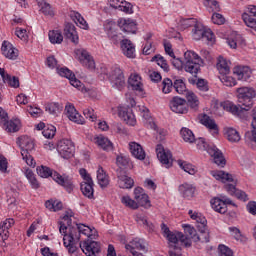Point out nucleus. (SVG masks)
<instances>
[{"label": "nucleus", "mask_w": 256, "mask_h": 256, "mask_svg": "<svg viewBox=\"0 0 256 256\" xmlns=\"http://www.w3.org/2000/svg\"><path fill=\"white\" fill-rule=\"evenodd\" d=\"M238 93V103L235 105L231 101H224L220 104V107L232 115H237L238 117L245 119L247 111L253 107V99L256 97L255 89L249 87H241L237 89Z\"/></svg>", "instance_id": "1"}, {"label": "nucleus", "mask_w": 256, "mask_h": 256, "mask_svg": "<svg viewBox=\"0 0 256 256\" xmlns=\"http://www.w3.org/2000/svg\"><path fill=\"white\" fill-rule=\"evenodd\" d=\"M172 65L176 69H184L186 73H190L194 77H197V73L201 71V66H203V59H201L197 53L188 50L184 53V59L172 58Z\"/></svg>", "instance_id": "2"}, {"label": "nucleus", "mask_w": 256, "mask_h": 256, "mask_svg": "<svg viewBox=\"0 0 256 256\" xmlns=\"http://www.w3.org/2000/svg\"><path fill=\"white\" fill-rule=\"evenodd\" d=\"M211 175L216 178L217 181H221L222 183H232L225 185V189L227 193H229V195H232V197H236V199H240V201H249L247 193H245L243 190H238L235 187V184L237 182L235 181V178H233V175L224 171H212Z\"/></svg>", "instance_id": "3"}, {"label": "nucleus", "mask_w": 256, "mask_h": 256, "mask_svg": "<svg viewBox=\"0 0 256 256\" xmlns=\"http://www.w3.org/2000/svg\"><path fill=\"white\" fill-rule=\"evenodd\" d=\"M37 174L39 177H42L44 179H47L48 177H52L53 181L58 183V185H61V187H64V189L68 192L71 193L75 186L73 185V180L69 176H62L61 174L57 172H53L51 168L47 166H38L36 168Z\"/></svg>", "instance_id": "4"}, {"label": "nucleus", "mask_w": 256, "mask_h": 256, "mask_svg": "<svg viewBox=\"0 0 256 256\" xmlns=\"http://www.w3.org/2000/svg\"><path fill=\"white\" fill-rule=\"evenodd\" d=\"M17 145L21 149L22 159L26 161L29 167H35V160L31 156V151L35 149V142L29 136H21L17 139Z\"/></svg>", "instance_id": "5"}, {"label": "nucleus", "mask_w": 256, "mask_h": 256, "mask_svg": "<svg viewBox=\"0 0 256 256\" xmlns=\"http://www.w3.org/2000/svg\"><path fill=\"white\" fill-rule=\"evenodd\" d=\"M166 238L168 239L169 243H171L169 256H181V248L177 247L178 242H181V244L185 245L186 247H191V239L181 232H171Z\"/></svg>", "instance_id": "6"}, {"label": "nucleus", "mask_w": 256, "mask_h": 256, "mask_svg": "<svg viewBox=\"0 0 256 256\" xmlns=\"http://www.w3.org/2000/svg\"><path fill=\"white\" fill-rule=\"evenodd\" d=\"M192 37L195 41H201V39H204L209 43H213L215 41V34H213V31H211V29H206L200 22H197L196 25H194Z\"/></svg>", "instance_id": "7"}, {"label": "nucleus", "mask_w": 256, "mask_h": 256, "mask_svg": "<svg viewBox=\"0 0 256 256\" xmlns=\"http://www.w3.org/2000/svg\"><path fill=\"white\" fill-rule=\"evenodd\" d=\"M57 73L60 77L68 79L72 87H75L78 91H81L82 93H87L89 91L87 87H85V84H82V82L79 81V79L75 77V74L68 68H57Z\"/></svg>", "instance_id": "8"}, {"label": "nucleus", "mask_w": 256, "mask_h": 256, "mask_svg": "<svg viewBox=\"0 0 256 256\" xmlns=\"http://www.w3.org/2000/svg\"><path fill=\"white\" fill-rule=\"evenodd\" d=\"M109 81L114 89H118V91L125 89V74H123L121 68H112L109 74Z\"/></svg>", "instance_id": "9"}, {"label": "nucleus", "mask_w": 256, "mask_h": 256, "mask_svg": "<svg viewBox=\"0 0 256 256\" xmlns=\"http://www.w3.org/2000/svg\"><path fill=\"white\" fill-rule=\"evenodd\" d=\"M59 231L61 235H63V241H64V247L68 249V253H75L77 251L76 244L79 240L75 238L74 235H71V233L68 232L67 234V226L60 222Z\"/></svg>", "instance_id": "10"}, {"label": "nucleus", "mask_w": 256, "mask_h": 256, "mask_svg": "<svg viewBox=\"0 0 256 256\" xmlns=\"http://www.w3.org/2000/svg\"><path fill=\"white\" fill-rule=\"evenodd\" d=\"M210 205L216 213H221V215H225L227 212V205H232V207H237V204L234 203L233 200L227 198V196H221V198H213L210 201Z\"/></svg>", "instance_id": "11"}, {"label": "nucleus", "mask_w": 256, "mask_h": 256, "mask_svg": "<svg viewBox=\"0 0 256 256\" xmlns=\"http://www.w3.org/2000/svg\"><path fill=\"white\" fill-rule=\"evenodd\" d=\"M57 151L63 159H71L75 155V145L69 139H62L58 142Z\"/></svg>", "instance_id": "12"}, {"label": "nucleus", "mask_w": 256, "mask_h": 256, "mask_svg": "<svg viewBox=\"0 0 256 256\" xmlns=\"http://www.w3.org/2000/svg\"><path fill=\"white\" fill-rule=\"evenodd\" d=\"M75 55L76 59L79 60V63H81L83 67H86V69H89L90 71H93L95 69V60L87 50L83 48L76 49Z\"/></svg>", "instance_id": "13"}, {"label": "nucleus", "mask_w": 256, "mask_h": 256, "mask_svg": "<svg viewBox=\"0 0 256 256\" xmlns=\"http://www.w3.org/2000/svg\"><path fill=\"white\" fill-rule=\"evenodd\" d=\"M156 154L157 158L159 159L160 163L169 169L173 165V156L171 155L170 151H165L163 145L158 144L156 147Z\"/></svg>", "instance_id": "14"}, {"label": "nucleus", "mask_w": 256, "mask_h": 256, "mask_svg": "<svg viewBox=\"0 0 256 256\" xmlns=\"http://www.w3.org/2000/svg\"><path fill=\"white\" fill-rule=\"evenodd\" d=\"M170 109L173 113H179L181 115L188 113L187 100L177 96L173 97L170 101Z\"/></svg>", "instance_id": "15"}, {"label": "nucleus", "mask_w": 256, "mask_h": 256, "mask_svg": "<svg viewBox=\"0 0 256 256\" xmlns=\"http://www.w3.org/2000/svg\"><path fill=\"white\" fill-rule=\"evenodd\" d=\"M71 235L77 239V241H80L81 234L86 235V237H91V233H93V230L89 226H85L84 224H76L75 226L69 227V232Z\"/></svg>", "instance_id": "16"}, {"label": "nucleus", "mask_w": 256, "mask_h": 256, "mask_svg": "<svg viewBox=\"0 0 256 256\" xmlns=\"http://www.w3.org/2000/svg\"><path fill=\"white\" fill-rule=\"evenodd\" d=\"M118 185L120 189H132L135 185V181L127 176V172L123 169L117 170Z\"/></svg>", "instance_id": "17"}, {"label": "nucleus", "mask_w": 256, "mask_h": 256, "mask_svg": "<svg viewBox=\"0 0 256 256\" xmlns=\"http://www.w3.org/2000/svg\"><path fill=\"white\" fill-rule=\"evenodd\" d=\"M134 199L137 203V205L140 207H145V209H148V207H151V201H149V196L145 193V190L141 187H137L134 189Z\"/></svg>", "instance_id": "18"}, {"label": "nucleus", "mask_w": 256, "mask_h": 256, "mask_svg": "<svg viewBox=\"0 0 256 256\" xmlns=\"http://www.w3.org/2000/svg\"><path fill=\"white\" fill-rule=\"evenodd\" d=\"M118 27H120L121 31L124 33H132V35L137 33V22L131 18H120L118 20Z\"/></svg>", "instance_id": "19"}, {"label": "nucleus", "mask_w": 256, "mask_h": 256, "mask_svg": "<svg viewBox=\"0 0 256 256\" xmlns=\"http://www.w3.org/2000/svg\"><path fill=\"white\" fill-rule=\"evenodd\" d=\"M1 52L6 59L15 61L19 57V50L13 46L9 41H4L1 46Z\"/></svg>", "instance_id": "20"}, {"label": "nucleus", "mask_w": 256, "mask_h": 256, "mask_svg": "<svg viewBox=\"0 0 256 256\" xmlns=\"http://www.w3.org/2000/svg\"><path fill=\"white\" fill-rule=\"evenodd\" d=\"M108 3L113 9H119V11H123L128 15L133 14V4L125 0H108Z\"/></svg>", "instance_id": "21"}, {"label": "nucleus", "mask_w": 256, "mask_h": 256, "mask_svg": "<svg viewBox=\"0 0 256 256\" xmlns=\"http://www.w3.org/2000/svg\"><path fill=\"white\" fill-rule=\"evenodd\" d=\"M66 115L68 119L73 121V123H77L78 125H83L85 123V118L77 112V109H75V106L68 104L65 107Z\"/></svg>", "instance_id": "22"}, {"label": "nucleus", "mask_w": 256, "mask_h": 256, "mask_svg": "<svg viewBox=\"0 0 256 256\" xmlns=\"http://www.w3.org/2000/svg\"><path fill=\"white\" fill-rule=\"evenodd\" d=\"M118 115L120 119L124 120L125 123H127V125H135V114H133V110H131V108L120 107L118 109Z\"/></svg>", "instance_id": "23"}, {"label": "nucleus", "mask_w": 256, "mask_h": 256, "mask_svg": "<svg viewBox=\"0 0 256 256\" xmlns=\"http://www.w3.org/2000/svg\"><path fill=\"white\" fill-rule=\"evenodd\" d=\"M208 153L213 157L214 163L218 165V167H225L227 161L225 160V156H223V152H221V150L216 146H212L208 149Z\"/></svg>", "instance_id": "24"}, {"label": "nucleus", "mask_w": 256, "mask_h": 256, "mask_svg": "<svg viewBox=\"0 0 256 256\" xmlns=\"http://www.w3.org/2000/svg\"><path fill=\"white\" fill-rule=\"evenodd\" d=\"M15 225V220L9 218L3 221L0 225V241L5 243L9 239V229Z\"/></svg>", "instance_id": "25"}, {"label": "nucleus", "mask_w": 256, "mask_h": 256, "mask_svg": "<svg viewBox=\"0 0 256 256\" xmlns=\"http://www.w3.org/2000/svg\"><path fill=\"white\" fill-rule=\"evenodd\" d=\"M121 49L123 54L128 57V59H135V45L131 40L124 39L121 41Z\"/></svg>", "instance_id": "26"}, {"label": "nucleus", "mask_w": 256, "mask_h": 256, "mask_svg": "<svg viewBox=\"0 0 256 256\" xmlns=\"http://www.w3.org/2000/svg\"><path fill=\"white\" fill-rule=\"evenodd\" d=\"M104 29H105V31H107V35H108L109 39H111V41H113L114 44H117V43H119V41H121V34H118L116 31H114L115 22L108 21L104 25Z\"/></svg>", "instance_id": "27"}, {"label": "nucleus", "mask_w": 256, "mask_h": 256, "mask_svg": "<svg viewBox=\"0 0 256 256\" xmlns=\"http://www.w3.org/2000/svg\"><path fill=\"white\" fill-rule=\"evenodd\" d=\"M186 105L192 111H199V107L201 105V101H199V97L192 91L186 93Z\"/></svg>", "instance_id": "28"}, {"label": "nucleus", "mask_w": 256, "mask_h": 256, "mask_svg": "<svg viewBox=\"0 0 256 256\" xmlns=\"http://www.w3.org/2000/svg\"><path fill=\"white\" fill-rule=\"evenodd\" d=\"M234 75H236L239 81H249L251 79V69L248 66L235 67Z\"/></svg>", "instance_id": "29"}, {"label": "nucleus", "mask_w": 256, "mask_h": 256, "mask_svg": "<svg viewBox=\"0 0 256 256\" xmlns=\"http://www.w3.org/2000/svg\"><path fill=\"white\" fill-rule=\"evenodd\" d=\"M64 35L67 37V39H70V41H72V43H74L75 45L79 43V35L77 34L75 25L71 23L66 24L64 28Z\"/></svg>", "instance_id": "30"}, {"label": "nucleus", "mask_w": 256, "mask_h": 256, "mask_svg": "<svg viewBox=\"0 0 256 256\" xmlns=\"http://www.w3.org/2000/svg\"><path fill=\"white\" fill-rule=\"evenodd\" d=\"M200 123L204 125V127H207V129H209L210 131H214L215 135L219 133V126H217L215 120L209 117V115L203 114L200 118Z\"/></svg>", "instance_id": "31"}, {"label": "nucleus", "mask_w": 256, "mask_h": 256, "mask_svg": "<svg viewBox=\"0 0 256 256\" xmlns=\"http://www.w3.org/2000/svg\"><path fill=\"white\" fill-rule=\"evenodd\" d=\"M129 147H130V153H132L133 157H135L136 159H139L140 161H143V159H145L146 157L145 150H143V147L140 146L139 143L130 142Z\"/></svg>", "instance_id": "32"}, {"label": "nucleus", "mask_w": 256, "mask_h": 256, "mask_svg": "<svg viewBox=\"0 0 256 256\" xmlns=\"http://www.w3.org/2000/svg\"><path fill=\"white\" fill-rule=\"evenodd\" d=\"M125 249L126 251H129V253H133L135 251H145L146 248L142 239L135 238L130 241L129 244L125 245Z\"/></svg>", "instance_id": "33"}, {"label": "nucleus", "mask_w": 256, "mask_h": 256, "mask_svg": "<svg viewBox=\"0 0 256 256\" xmlns=\"http://www.w3.org/2000/svg\"><path fill=\"white\" fill-rule=\"evenodd\" d=\"M95 143L98 147H101L104 151H113V143L110 141L109 138L99 135L95 138Z\"/></svg>", "instance_id": "34"}, {"label": "nucleus", "mask_w": 256, "mask_h": 256, "mask_svg": "<svg viewBox=\"0 0 256 256\" xmlns=\"http://www.w3.org/2000/svg\"><path fill=\"white\" fill-rule=\"evenodd\" d=\"M135 221L136 223H138V225H143V227L149 231V233L155 231V225H153L148 219L147 216L143 215V214H137L135 217Z\"/></svg>", "instance_id": "35"}, {"label": "nucleus", "mask_w": 256, "mask_h": 256, "mask_svg": "<svg viewBox=\"0 0 256 256\" xmlns=\"http://www.w3.org/2000/svg\"><path fill=\"white\" fill-rule=\"evenodd\" d=\"M93 180L90 181H83L80 184V189L85 197H88V199H93Z\"/></svg>", "instance_id": "36"}, {"label": "nucleus", "mask_w": 256, "mask_h": 256, "mask_svg": "<svg viewBox=\"0 0 256 256\" xmlns=\"http://www.w3.org/2000/svg\"><path fill=\"white\" fill-rule=\"evenodd\" d=\"M217 70L220 75H229L231 73V68L229 67V62L223 57L218 58V62L216 64Z\"/></svg>", "instance_id": "37"}, {"label": "nucleus", "mask_w": 256, "mask_h": 256, "mask_svg": "<svg viewBox=\"0 0 256 256\" xmlns=\"http://www.w3.org/2000/svg\"><path fill=\"white\" fill-rule=\"evenodd\" d=\"M140 113L143 119L146 121L145 124L147 127H150V129H157V125L155 122H153V118H151V114L149 113V109H147V107L141 106Z\"/></svg>", "instance_id": "38"}, {"label": "nucleus", "mask_w": 256, "mask_h": 256, "mask_svg": "<svg viewBox=\"0 0 256 256\" xmlns=\"http://www.w3.org/2000/svg\"><path fill=\"white\" fill-rule=\"evenodd\" d=\"M70 17L80 29H89V24H87V21L79 12H71Z\"/></svg>", "instance_id": "39"}, {"label": "nucleus", "mask_w": 256, "mask_h": 256, "mask_svg": "<svg viewBox=\"0 0 256 256\" xmlns=\"http://www.w3.org/2000/svg\"><path fill=\"white\" fill-rule=\"evenodd\" d=\"M128 84L134 91H143V84L141 83V77L137 74H133L128 79Z\"/></svg>", "instance_id": "40"}, {"label": "nucleus", "mask_w": 256, "mask_h": 256, "mask_svg": "<svg viewBox=\"0 0 256 256\" xmlns=\"http://www.w3.org/2000/svg\"><path fill=\"white\" fill-rule=\"evenodd\" d=\"M97 181L100 187L103 189L109 185V176L103 170V167L99 166L97 170Z\"/></svg>", "instance_id": "41"}, {"label": "nucleus", "mask_w": 256, "mask_h": 256, "mask_svg": "<svg viewBox=\"0 0 256 256\" xmlns=\"http://www.w3.org/2000/svg\"><path fill=\"white\" fill-rule=\"evenodd\" d=\"M179 191L186 199H191L195 195V187L191 184L185 183L180 185Z\"/></svg>", "instance_id": "42"}, {"label": "nucleus", "mask_w": 256, "mask_h": 256, "mask_svg": "<svg viewBox=\"0 0 256 256\" xmlns=\"http://www.w3.org/2000/svg\"><path fill=\"white\" fill-rule=\"evenodd\" d=\"M225 135L230 143H239L241 141V135L234 128H225Z\"/></svg>", "instance_id": "43"}, {"label": "nucleus", "mask_w": 256, "mask_h": 256, "mask_svg": "<svg viewBox=\"0 0 256 256\" xmlns=\"http://www.w3.org/2000/svg\"><path fill=\"white\" fill-rule=\"evenodd\" d=\"M4 127L8 133H17L21 129V121L19 119H14L6 122Z\"/></svg>", "instance_id": "44"}, {"label": "nucleus", "mask_w": 256, "mask_h": 256, "mask_svg": "<svg viewBox=\"0 0 256 256\" xmlns=\"http://www.w3.org/2000/svg\"><path fill=\"white\" fill-rule=\"evenodd\" d=\"M178 165L180 169L185 171V173H188V175H195V173H197V167L193 166V164L189 162L178 160Z\"/></svg>", "instance_id": "45"}, {"label": "nucleus", "mask_w": 256, "mask_h": 256, "mask_svg": "<svg viewBox=\"0 0 256 256\" xmlns=\"http://www.w3.org/2000/svg\"><path fill=\"white\" fill-rule=\"evenodd\" d=\"M180 135L185 143H195V134H193L191 129L185 127L182 128L180 130Z\"/></svg>", "instance_id": "46"}, {"label": "nucleus", "mask_w": 256, "mask_h": 256, "mask_svg": "<svg viewBox=\"0 0 256 256\" xmlns=\"http://www.w3.org/2000/svg\"><path fill=\"white\" fill-rule=\"evenodd\" d=\"M174 89L179 95H187L190 91H187V86L183 79L174 80Z\"/></svg>", "instance_id": "47"}, {"label": "nucleus", "mask_w": 256, "mask_h": 256, "mask_svg": "<svg viewBox=\"0 0 256 256\" xmlns=\"http://www.w3.org/2000/svg\"><path fill=\"white\" fill-rule=\"evenodd\" d=\"M25 177L28 179L32 189H39L40 184L37 180V177H35V173H33V170L27 169L25 171Z\"/></svg>", "instance_id": "48"}, {"label": "nucleus", "mask_w": 256, "mask_h": 256, "mask_svg": "<svg viewBox=\"0 0 256 256\" xmlns=\"http://www.w3.org/2000/svg\"><path fill=\"white\" fill-rule=\"evenodd\" d=\"M45 207L49 209V211L57 212L63 209V203L59 200H47Z\"/></svg>", "instance_id": "49"}, {"label": "nucleus", "mask_w": 256, "mask_h": 256, "mask_svg": "<svg viewBox=\"0 0 256 256\" xmlns=\"http://www.w3.org/2000/svg\"><path fill=\"white\" fill-rule=\"evenodd\" d=\"M199 234H196L194 241H201V243H209V231L206 228H198Z\"/></svg>", "instance_id": "50"}, {"label": "nucleus", "mask_w": 256, "mask_h": 256, "mask_svg": "<svg viewBox=\"0 0 256 256\" xmlns=\"http://www.w3.org/2000/svg\"><path fill=\"white\" fill-rule=\"evenodd\" d=\"M48 37L50 39V43H53L54 45L63 43V34L58 30L50 31Z\"/></svg>", "instance_id": "51"}, {"label": "nucleus", "mask_w": 256, "mask_h": 256, "mask_svg": "<svg viewBox=\"0 0 256 256\" xmlns=\"http://www.w3.org/2000/svg\"><path fill=\"white\" fill-rule=\"evenodd\" d=\"M151 61H155L157 65L161 67V69H163V71H165L166 73L169 71V64H167V60H165V58L161 56V54H157L152 57Z\"/></svg>", "instance_id": "52"}, {"label": "nucleus", "mask_w": 256, "mask_h": 256, "mask_svg": "<svg viewBox=\"0 0 256 256\" xmlns=\"http://www.w3.org/2000/svg\"><path fill=\"white\" fill-rule=\"evenodd\" d=\"M38 3V7L40 8V11L44 15H53V9L51 8V4L47 3L45 0H36Z\"/></svg>", "instance_id": "53"}, {"label": "nucleus", "mask_w": 256, "mask_h": 256, "mask_svg": "<svg viewBox=\"0 0 256 256\" xmlns=\"http://www.w3.org/2000/svg\"><path fill=\"white\" fill-rule=\"evenodd\" d=\"M121 204L125 205V207H128L129 209H139V205L137 204V201L131 199V197L129 196H122Z\"/></svg>", "instance_id": "54"}, {"label": "nucleus", "mask_w": 256, "mask_h": 256, "mask_svg": "<svg viewBox=\"0 0 256 256\" xmlns=\"http://www.w3.org/2000/svg\"><path fill=\"white\" fill-rule=\"evenodd\" d=\"M229 231L236 241H240V243H245V241H247V238L241 234V230H239V228L230 227Z\"/></svg>", "instance_id": "55"}, {"label": "nucleus", "mask_w": 256, "mask_h": 256, "mask_svg": "<svg viewBox=\"0 0 256 256\" xmlns=\"http://www.w3.org/2000/svg\"><path fill=\"white\" fill-rule=\"evenodd\" d=\"M242 19L247 27L256 31V19L251 17L249 14H242Z\"/></svg>", "instance_id": "56"}, {"label": "nucleus", "mask_w": 256, "mask_h": 256, "mask_svg": "<svg viewBox=\"0 0 256 256\" xmlns=\"http://www.w3.org/2000/svg\"><path fill=\"white\" fill-rule=\"evenodd\" d=\"M180 28L181 29H189V27H195L197 25V19L195 18H186L180 20Z\"/></svg>", "instance_id": "57"}, {"label": "nucleus", "mask_w": 256, "mask_h": 256, "mask_svg": "<svg viewBox=\"0 0 256 256\" xmlns=\"http://www.w3.org/2000/svg\"><path fill=\"white\" fill-rule=\"evenodd\" d=\"M220 81L223 85H226V87H235V85H237L235 78L228 76L227 74H222Z\"/></svg>", "instance_id": "58"}, {"label": "nucleus", "mask_w": 256, "mask_h": 256, "mask_svg": "<svg viewBox=\"0 0 256 256\" xmlns=\"http://www.w3.org/2000/svg\"><path fill=\"white\" fill-rule=\"evenodd\" d=\"M173 87H174V82L169 79V78H165L162 81V92L167 94V93H171V91H173Z\"/></svg>", "instance_id": "59"}, {"label": "nucleus", "mask_w": 256, "mask_h": 256, "mask_svg": "<svg viewBox=\"0 0 256 256\" xmlns=\"http://www.w3.org/2000/svg\"><path fill=\"white\" fill-rule=\"evenodd\" d=\"M205 7L208 8L209 11H214V13H217L221 11V7L219 6V2L216 0H208L204 2Z\"/></svg>", "instance_id": "60"}, {"label": "nucleus", "mask_w": 256, "mask_h": 256, "mask_svg": "<svg viewBox=\"0 0 256 256\" xmlns=\"http://www.w3.org/2000/svg\"><path fill=\"white\" fill-rule=\"evenodd\" d=\"M45 109L48 113H50V115H57V113L61 111L59 108V103L55 102L46 104Z\"/></svg>", "instance_id": "61"}, {"label": "nucleus", "mask_w": 256, "mask_h": 256, "mask_svg": "<svg viewBox=\"0 0 256 256\" xmlns=\"http://www.w3.org/2000/svg\"><path fill=\"white\" fill-rule=\"evenodd\" d=\"M57 132V129L55 128V126L50 125L48 127H46L43 131H42V135L46 138V139H53L55 137V133Z\"/></svg>", "instance_id": "62"}, {"label": "nucleus", "mask_w": 256, "mask_h": 256, "mask_svg": "<svg viewBox=\"0 0 256 256\" xmlns=\"http://www.w3.org/2000/svg\"><path fill=\"white\" fill-rule=\"evenodd\" d=\"M116 164L119 166V169H123V167H127L129 165V157L120 154L116 158Z\"/></svg>", "instance_id": "63"}, {"label": "nucleus", "mask_w": 256, "mask_h": 256, "mask_svg": "<svg viewBox=\"0 0 256 256\" xmlns=\"http://www.w3.org/2000/svg\"><path fill=\"white\" fill-rule=\"evenodd\" d=\"M220 256H233V250L226 245L220 244L218 246Z\"/></svg>", "instance_id": "64"}]
</instances>
